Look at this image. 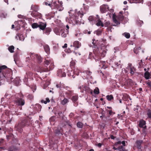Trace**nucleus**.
Wrapping results in <instances>:
<instances>
[{
    "label": "nucleus",
    "mask_w": 151,
    "mask_h": 151,
    "mask_svg": "<svg viewBox=\"0 0 151 151\" xmlns=\"http://www.w3.org/2000/svg\"><path fill=\"white\" fill-rule=\"evenodd\" d=\"M77 76H78L79 74V73L78 72L77 73H75L74 71L72 70H69L68 72V75L69 77H71L73 78H74L75 77V74Z\"/></svg>",
    "instance_id": "13"
},
{
    "label": "nucleus",
    "mask_w": 151,
    "mask_h": 151,
    "mask_svg": "<svg viewBox=\"0 0 151 151\" xmlns=\"http://www.w3.org/2000/svg\"><path fill=\"white\" fill-rule=\"evenodd\" d=\"M78 95L73 96L71 98V100L73 103L74 106H77L78 105Z\"/></svg>",
    "instance_id": "10"
},
{
    "label": "nucleus",
    "mask_w": 151,
    "mask_h": 151,
    "mask_svg": "<svg viewBox=\"0 0 151 151\" xmlns=\"http://www.w3.org/2000/svg\"><path fill=\"white\" fill-rule=\"evenodd\" d=\"M95 24L98 26H101V27H103L104 26V24H103V22L100 19L99 17V18L98 19V20Z\"/></svg>",
    "instance_id": "21"
},
{
    "label": "nucleus",
    "mask_w": 151,
    "mask_h": 151,
    "mask_svg": "<svg viewBox=\"0 0 151 151\" xmlns=\"http://www.w3.org/2000/svg\"><path fill=\"white\" fill-rule=\"evenodd\" d=\"M121 143L123 145V146H125L126 144H125V141H123L121 142Z\"/></svg>",
    "instance_id": "62"
},
{
    "label": "nucleus",
    "mask_w": 151,
    "mask_h": 151,
    "mask_svg": "<svg viewBox=\"0 0 151 151\" xmlns=\"http://www.w3.org/2000/svg\"><path fill=\"white\" fill-rule=\"evenodd\" d=\"M130 73L132 75H133L134 73V71H135V68L134 67H131L130 68Z\"/></svg>",
    "instance_id": "42"
},
{
    "label": "nucleus",
    "mask_w": 151,
    "mask_h": 151,
    "mask_svg": "<svg viewBox=\"0 0 151 151\" xmlns=\"http://www.w3.org/2000/svg\"><path fill=\"white\" fill-rule=\"evenodd\" d=\"M44 30V31H43L44 33H45L47 35H49L51 31V29L50 27H46Z\"/></svg>",
    "instance_id": "26"
},
{
    "label": "nucleus",
    "mask_w": 151,
    "mask_h": 151,
    "mask_svg": "<svg viewBox=\"0 0 151 151\" xmlns=\"http://www.w3.org/2000/svg\"><path fill=\"white\" fill-rule=\"evenodd\" d=\"M111 26V25H110V23L109 21L106 22L104 24V26L106 27H109Z\"/></svg>",
    "instance_id": "46"
},
{
    "label": "nucleus",
    "mask_w": 151,
    "mask_h": 151,
    "mask_svg": "<svg viewBox=\"0 0 151 151\" xmlns=\"http://www.w3.org/2000/svg\"><path fill=\"white\" fill-rule=\"evenodd\" d=\"M108 8V5L103 4L100 7V10L101 13H104L106 12Z\"/></svg>",
    "instance_id": "14"
},
{
    "label": "nucleus",
    "mask_w": 151,
    "mask_h": 151,
    "mask_svg": "<svg viewBox=\"0 0 151 151\" xmlns=\"http://www.w3.org/2000/svg\"><path fill=\"white\" fill-rule=\"evenodd\" d=\"M119 151H125V149L122 146H119Z\"/></svg>",
    "instance_id": "47"
},
{
    "label": "nucleus",
    "mask_w": 151,
    "mask_h": 151,
    "mask_svg": "<svg viewBox=\"0 0 151 151\" xmlns=\"http://www.w3.org/2000/svg\"><path fill=\"white\" fill-rule=\"evenodd\" d=\"M31 15L33 17H39L40 18L42 17L41 14L37 12H31Z\"/></svg>",
    "instance_id": "17"
},
{
    "label": "nucleus",
    "mask_w": 151,
    "mask_h": 151,
    "mask_svg": "<svg viewBox=\"0 0 151 151\" xmlns=\"http://www.w3.org/2000/svg\"><path fill=\"white\" fill-rule=\"evenodd\" d=\"M35 106L36 107L37 109V111H40L41 110V108H42V106L40 104H36L35 105Z\"/></svg>",
    "instance_id": "40"
},
{
    "label": "nucleus",
    "mask_w": 151,
    "mask_h": 151,
    "mask_svg": "<svg viewBox=\"0 0 151 151\" xmlns=\"http://www.w3.org/2000/svg\"><path fill=\"white\" fill-rule=\"evenodd\" d=\"M4 142V140L3 139H0V144H2Z\"/></svg>",
    "instance_id": "60"
},
{
    "label": "nucleus",
    "mask_w": 151,
    "mask_h": 151,
    "mask_svg": "<svg viewBox=\"0 0 151 151\" xmlns=\"http://www.w3.org/2000/svg\"><path fill=\"white\" fill-rule=\"evenodd\" d=\"M50 100L48 98H47L45 99V100H44L43 99L41 100V103H44L45 104H46L47 103H49L50 102Z\"/></svg>",
    "instance_id": "32"
},
{
    "label": "nucleus",
    "mask_w": 151,
    "mask_h": 151,
    "mask_svg": "<svg viewBox=\"0 0 151 151\" xmlns=\"http://www.w3.org/2000/svg\"><path fill=\"white\" fill-rule=\"evenodd\" d=\"M19 150L18 147L14 146L9 147L8 148V151H16Z\"/></svg>",
    "instance_id": "24"
},
{
    "label": "nucleus",
    "mask_w": 151,
    "mask_h": 151,
    "mask_svg": "<svg viewBox=\"0 0 151 151\" xmlns=\"http://www.w3.org/2000/svg\"><path fill=\"white\" fill-rule=\"evenodd\" d=\"M120 63V61H119V63L117 62H115V65L117 66V67H118L121 68V65Z\"/></svg>",
    "instance_id": "50"
},
{
    "label": "nucleus",
    "mask_w": 151,
    "mask_h": 151,
    "mask_svg": "<svg viewBox=\"0 0 151 151\" xmlns=\"http://www.w3.org/2000/svg\"><path fill=\"white\" fill-rule=\"evenodd\" d=\"M30 56L32 59H34L39 63H41L42 62V59L40 55L34 53H32Z\"/></svg>",
    "instance_id": "6"
},
{
    "label": "nucleus",
    "mask_w": 151,
    "mask_h": 151,
    "mask_svg": "<svg viewBox=\"0 0 151 151\" xmlns=\"http://www.w3.org/2000/svg\"><path fill=\"white\" fill-rule=\"evenodd\" d=\"M47 26V23L40 22H39V27L40 29L44 30Z\"/></svg>",
    "instance_id": "12"
},
{
    "label": "nucleus",
    "mask_w": 151,
    "mask_h": 151,
    "mask_svg": "<svg viewBox=\"0 0 151 151\" xmlns=\"http://www.w3.org/2000/svg\"><path fill=\"white\" fill-rule=\"evenodd\" d=\"M145 121L143 119H142L140 120L139 122V126L140 127L143 128L145 129L146 128V126H145Z\"/></svg>",
    "instance_id": "18"
},
{
    "label": "nucleus",
    "mask_w": 151,
    "mask_h": 151,
    "mask_svg": "<svg viewBox=\"0 0 151 151\" xmlns=\"http://www.w3.org/2000/svg\"><path fill=\"white\" fill-rule=\"evenodd\" d=\"M81 46V43L78 41H75L73 44V45H71L70 47H75L76 48H78Z\"/></svg>",
    "instance_id": "16"
},
{
    "label": "nucleus",
    "mask_w": 151,
    "mask_h": 151,
    "mask_svg": "<svg viewBox=\"0 0 151 151\" xmlns=\"http://www.w3.org/2000/svg\"><path fill=\"white\" fill-rule=\"evenodd\" d=\"M69 32V30L68 29H64L61 30V36L65 38L67 36V34H68Z\"/></svg>",
    "instance_id": "15"
},
{
    "label": "nucleus",
    "mask_w": 151,
    "mask_h": 151,
    "mask_svg": "<svg viewBox=\"0 0 151 151\" xmlns=\"http://www.w3.org/2000/svg\"><path fill=\"white\" fill-rule=\"evenodd\" d=\"M39 6L36 5H32L31 7V9L33 11V12H37L39 10Z\"/></svg>",
    "instance_id": "22"
},
{
    "label": "nucleus",
    "mask_w": 151,
    "mask_h": 151,
    "mask_svg": "<svg viewBox=\"0 0 151 151\" xmlns=\"http://www.w3.org/2000/svg\"><path fill=\"white\" fill-rule=\"evenodd\" d=\"M6 138L8 140L11 139H12V143L14 144H16L18 142V140L17 138L14 137V135L12 134H10L9 135H6Z\"/></svg>",
    "instance_id": "11"
},
{
    "label": "nucleus",
    "mask_w": 151,
    "mask_h": 151,
    "mask_svg": "<svg viewBox=\"0 0 151 151\" xmlns=\"http://www.w3.org/2000/svg\"><path fill=\"white\" fill-rule=\"evenodd\" d=\"M143 142V141L141 140H137L135 142L133 147V149H135V148L138 149H141L142 147V144Z\"/></svg>",
    "instance_id": "7"
},
{
    "label": "nucleus",
    "mask_w": 151,
    "mask_h": 151,
    "mask_svg": "<svg viewBox=\"0 0 151 151\" xmlns=\"http://www.w3.org/2000/svg\"><path fill=\"white\" fill-rule=\"evenodd\" d=\"M139 106L137 105L136 107H134V111L137 110L138 109V108H139Z\"/></svg>",
    "instance_id": "58"
},
{
    "label": "nucleus",
    "mask_w": 151,
    "mask_h": 151,
    "mask_svg": "<svg viewBox=\"0 0 151 151\" xmlns=\"http://www.w3.org/2000/svg\"><path fill=\"white\" fill-rule=\"evenodd\" d=\"M118 19L120 21H122L124 19V17L122 15H119L118 16Z\"/></svg>",
    "instance_id": "51"
},
{
    "label": "nucleus",
    "mask_w": 151,
    "mask_h": 151,
    "mask_svg": "<svg viewBox=\"0 0 151 151\" xmlns=\"http://www.w3.org/2000/svg\"><path fill=\"white\" fill-rule=\"evenodd\" d=\"M44 62L45 65H48L49 64H50V65L48 67L46 66L41 67L40 69L42 72H46L52 70L54 68L53 62L52 60L45 59Z\"/></svg>",
    "instance_id": "5"
},
{
    "label": "nucleus",
    "mask_w": 151,
    "mask_h": 151,
    "mask_svg": "<svg viewBox=\"0 0 151 151\" xmlns=\"http://www.w3.org/2000/svg\"><path fill=\"white\" fill-rule=\"evenodd\" d=\"M106 98L108 101H111L114 99L113 96L112 95H108L106 96Z\"/></svg>",
    "instance_id": "37"
},
{
    "label": "nucleus",
    "mask_w": 151,
    "mask_h": 151,
    "mask_svg": "<svg viewBox=\"0 0 151 151\" xmlns=\"http://www.w3.org/2000/svg\"><path fill=\"white\" fill-rule=\"evenodd\" d=\"M123 35L127 39L129 38L130 37V34L129 33L125 32L123 34Z\"/></svg>",
    "instance_id": "41"
},
{
    "label": "nucleus",
    "mask_w": 151,
    "mask_h": 151,
    "mask_svg": "<svg viewBox=\"0 0 151 151\" xmlns=\"http://www.w3.org/2000/svg\"><path fill=\"white\" fill-rule=\"evenodd\" d=\"M86 73L89 76L90 75H91V72L89 70L86 71Z\"/></svg>",
    "instance_id": "57"
},
{
    "label": "nucleus",
    "mask_w": 151,
    "mask_h": 151,
    "mask_svg": "<svg viewBox=\"0 0 151 151\" xmlns=\"http://www.w3.org/2000/svg\"><path fill=\"white\" fill-rule=\"evenodd\" d=\"M110 138L112 139H114L115 138V137L113 135H111L110 136Z\"/></svg>",
    "instance_id": "61"
},
{
    "label": "nucleus",
    "mask_w": 151,
    "mask_h": 151,
    "mask_svg": "<svg viewBox=\"0 0 151 151\" xmlns=\"http://www.w3.org/2000/svg\"><path fill=\"white\" fill-rule=\"evenodd\" d=\"M91 31H88L87 30H85L83 31V32L85 34H88L89 35L91 33Z\"/></svg>",
    "instance_id": "45"
},
{
    "label": "nucleus",
    "mask_w": 151,
    "mask_h": 151,
    "mask_svg": "<svg viewBox=\"0 0 151 151\" xmlns=\"http://www.w3.org/2000/svg\"><path fill=\"white\" fill-rule=\"evenodd\" d=\"M147 84L148 85V86L150 87L151 88V83L150 82H147Z\"/></svg>",
    "instance_id": "59"
},
{
    "label": "nucleus",
    "mask_w": 151,
    "mask_h": 151,
    "mask_svg": "<svg viewBox=\"0 0 151 151\" xmlns=\"http://www.w3.org/2000/svg\"><path fill=\"white\" fill-rule=\"evenodd\" d=\"M62 30H60L58 28H55L54 29V31L55 33L58 35H60Z\"/></svg>",
    "instance_id": "28"
},
{
    "label": "nucleus",
    "mask_w": 151,
    "mask_h": 151,
    "mask_svg": "<svg viewBox=\"0 0 151 151\" xmlns=\"http://www.w3.org/2000/svg\"><path fill=\"white\" fill-rule=\"evenodd\" d=\"M52 6L53 8V6L54 8H56L58 9L59 5L57 4L56 1H55L53 2L52 4Z\"/></svg>",
    "instance_id": "29"
},
{
    "label": "nucleus",
    "mask_w": 151,
    "mask_h": 151,
    "mask_svg": "<svg viewBox=\"0 0 151 151\" xmlns=\"http://www.w3.org/2000/svg\"><path fill=\"white\" fill-rule=\"evenodd\" d=\"M109 112V114L110 115H111L112 114V111L111 110H108Z\"/></svg>",
    "instance_id": "63"
},
{
    "label": "nucleus",
    "mask_w": 151,
    "mask_h": 151,
    "mask_svg": "<svg viewBox=\"0 0 151 151\" xmlns=\"http://www.w3.org/2000/svg\"><path fill=\"white\" fill-rule=\"evenodd\" d=\"M55 114L57 115V114H58V116H59V117H60L61 116H62L63 114L62 112L61 111H58L56 113H55Z\"/></svg>",
    "instance_id": "44"
},
{
    "label": "nucleus",
    "mask_w": 151,
    "mask_h": 151,
    "mask_svg": "<svg viewBox=\"0 0 151 151\" xmlns=\"http://www.w3.org/2000/svg\"><path fill=\"white\" fill-rule=\"evenodd\" d=\"M32 28L33 29L36 28L37 27H39V23H34L32 24Z\"/></svg>",
    "instance_id": "38"
},
{
    "label": "nucleus",
    "mask_w": 151,
    "mask_h": 151,
    "mask_svg": "<svg viewBox=\"0 0 151 151\" xmlns=\"http://www.w3.org/2000/svg\"><path fill=\"white\" fill-rule=\"evenodd\" d=\"M130 3H142L143 0H128Z\"/></svg>",
    "instance_id": "25"
},
{
    "label": "nucleus",
    "mask_w": 151,
    "mask_h": 151,
    "mask_svg": "<svg viewBox=\"0 0 151 151\" xmlns=\"http://www.w3.org/2000/svg\"><path fill=\"white\" fill-rule=\"evenodd\" d=\"M73 92L71 91H68L65 92V94L68 95L69 97L72 95Z\"/></svg>",
    "instance_id": "39"
},
{
    "label": "nucleus",
    "mask_w": 151,
    "mask_h": 151,
    "mask_svg": "<svg viewBox=\"0 0 151 151\" xmlns=\"http://www.w3.org/2000/svg\"><path fill=\"white\" fill-rule=\"evenodd\" d=\"M55 133L56 135L61 137L63 134V129L61 128L60 129H56L55 131Z\"/></svg>",
    "instance_id": "19"
},
{
    "label": "nucleus",
    "mask_w": 151,
    "mask_h": 151,
    "mask_svg": "<svg viewBox=\"0 0 151 151\" xmlns=\"http://www.w3.org/2000/svg\"><path fill=\"white\" fill-rule=\"evenodd\" d=\"M99 17V15H97L96 17L93 16H90L88 18V20L92 24H95L98 20V19Z\"/></svg>",
    "instance_id": "8"
},
{
    "label": "nucleus",
    "mask_w": 151,
    "mask_h": 151,
    "mask_svg": "<svg viewBox=\"0 0 151 151\" xmlns=\"http://www.w3.org/2000/svg\"><path fill=\"white\" fill-rule=\"evenodd\" d=\"M116 16L114 15H113V20L114 22L115 23V24L113 25V26H116L118 24H120L119 22L117 21L115 18Z\"/></svg>",
    "instance_id": "27"
},
{
    "label": "nucleus",
    "mask_w": 151,
    "mask_h": 151,
    "mask_svg": "<svg viewBox=\"0 0 151 151\" xmlns=\"http://www.w3.org/2000/svg\"><path fill=\"white\" fill-rule=\"evenodd\" d=\"M150 74L147 71H146L144 73V77L146 79H148L150 78Z\"/></svg>",
    "instance_id": "30"
},
{
    "label": "nucleus",
    "mask_w": 151,
    "mask_h": 151,
    "mask_svg": "<svg viewBox=\"0 0 151 151\" xmlns=\"http://www.w3.org/2000/svg\"><path fill=\"white\" fill-rule=\"evenodd\" d=\"M147 115H148V117L151 119V111L149 110L147 112Z\"/></svg>",
    "instance_id": "48"
},
{
    "label": "nucleus",
    "mask_w": 151,
    "mask_h": 151,
    "mask_svg": "<svg viewBox=\"0 0 151 151\" xmlns=\"http://www.w3.org/2000/svg\"><path fill=\"white\" fill-rule=\"evenodd\" d=\"M139 64L140 67H141L142 66L143 64L142 60H141L140 62L139 63Z\"/></svg>",
    "instance_id": "55"
},
{
    "label": "nucleus",
    "mask_w": 151,
    "mask_h": 151,
    "mask_svg": "<svg viewBox=\"0 0 151 151\" xmlns=\"http://www.w3.org/2000/svg\"><path fill=\"white\" fill-rule=\"evenodd\" d=\"M12 71L11 69L7 68L5 65L0 66V76L5 78L8 82H10L12 81Z\"/></svg>",
    "instance_id": "3"
},
{
    "label": "nucleus",
    "mask_w": 151,
    "mask_h": 151,
    "mask_svg": "<svg viewBox=\"0 0 151 151\" xmlns=\"http://www.w3.org/2000/svg\"><path fill=\"white\" fill-rule=\"evenodd\" d=\"M14 47L13 45L9 46L8 48L9 51L11 53H13L14 52Z\"/></svg>",
    "instance_id": "34"
},
{
    "label": "nucleus",
    "mask_w": 151,
    "mask_h": 151,
    "mask_svg": "<svg viewBox=\"0 0 151 151\" xmlns=\"http://www.w3.org/2000/svg\"><path fill=\"white\" fill-rule=\"evenodd\" d=\"M83 9H81V11L76 12L75 14L70 18V20L73 24H77L78 22L81 19L84 14L88 11L89 6L84 4H83Z\"/></svg>",
    "instance_id": "2"
},
{
    "label": "nucleus",
    "mask_w": 151,
    "mask_h": 151,
    "mask_svg": "<svg viewBox=\"0 0 151 151\" xmlns=\"http://www.w3.org/2000/svg\"><path fill=\"white\" fill-rule=\"evenodd\" d=\"M31 124L29 119L28 118H24L21 121H19L15 125L16 130L20 133H22L23 131V128L25 127L29 126Z\"/></svg>",
    "instance_id": "4"
},
{
    "label": "nucleus",
    "mask_w": 151,
    "mask_h": 151,
    "mask_svg": "<svg viewBox=\"0 0 151 151\" xmlns=\"http://www.w3.org/2000/svg\"><path fill=\"white\" fill-rule=\"evenodd\" d=\"M102 31L101 30L98 29L96 31V34L97 35H101V34L102 33Z\"/></svg>",
    "instance_id": "49"
},
{
    "label": "nucleus",
    "mask_w": 151,
    "mask_h": 151,
    "mask_svg": "<svg viewBox=\"0 0 151 151\" xmlns=\"http://www.w3.org/2000/svg\"><path fill=\"white\" fill-rule=\"evenodd\" d=\"M75 63L73 61H71L70 63V65L71 67H74L75 65Z\"/></svg>",
    "instance_id": "52"
},
{
    "label": "nucleus",
    "mask_w": 151,
    "mask_h": 151,
    "mask_svg": "<svg viewBox=\"0 0 151 151\" xmlns=\"http://www.w3.org/2000/svg\"><path fill=\"white\" fill-rule=\"evenodd\" d=\"M77 126L78 128H82L83 126V123L80 122H78L77 123Z\"/></svg>",
    "instance_id": "35"
},
{
    "label": "nucleus",
    "mask_w": 151,
    "mask_h": 151,
    "mask_svg": "<svg viewBox=\"0 0 151 151\" xmlns=\"http://www.w3.org/2000/svg\"><path fill=\"white\" fill-rule=\"evenodd\" d=\"M68 102V100L67 99L64 98V99L61 101V103L63 105H64Z\"/></svg>",
    "instance_id": "33"
},
{
    "label": "nucleus",
    "mask_w": 151,
    "mask_h": 151,
    "mask_svg": "<svg viewBox=\"0 0 151 151\" xmlns=\"http://www.w3.org/2000/svg\"><path fill=\"white\" fill-rule=\"evenodd\" d=\"M134 53L136 54H138L139 51L138 50H137V48H135L134 49Z\"/></svg>",
    "instance_id": "53"
},
{
    "label": "nucleus",
    "mask_w": 151,
    "mask_h": 151,
    "mask_svg": "<svg viewBox=\"0 0 151 151\" xmlns=\"http://www.w3.org/2000/svg\"><path fill=\"white\" fill-rule=\"evenodd\" d=\"M93 92L95 94H99V88L97 87H96L94 90Z\"/></svg>",
    "instance_id": "36"
},
{
    "label": "nucleus",
    "mask_w": 151,
    "mask_h": 151,
    "mask_svg": "<svg viewBox=\"0 0 151 151\" xmlns=\"http://www.w3.org/2000/svg\"><path fill=\"white\" fill-rule=\"evenodd\" d=\"M93 52V54L91 52L89 53V58L91 59L93 58L96 62L100 61V63L102 64L103 67L105 64V61H100V60L105 56L106 51L101 48L96 47L94 49Z\"/></svg>",
    "instance_id": "1"
},
{
    "label": "nucleus",
    "mask_w": 151,
    "mask_h": 151,
    "mask_svg": "<svg viewBox=\"0 0 151 151\" xmlns=\"http://www.w3.org/2000/svg\"><path fill=\"white\" fill-rule=\"evenodd\" d=\"M45 4L46 5H48L50 6V7H51L52 9V5L50 4H48L47 2H44Z\"/></svg>",
    "instance_id": "56"
},
{
    "label": "nucleus",
    "mask_w": 151,
    "mask_h": 151,
    "mask_svg": "<svg viewBox=\"0 0 151 151\" xmlns=\"http://www.w3.org/2000/svg\"><path fill=\"white\" fill-rule=\"evenodd\" d=\"M67 47V44L66 43L64 44L63 46V48H65Z\"/></svg>",
    "instance_id": "64"
},
{
    "label": "nucleus",
    "mask_w": 151,
    "mask_h": 151,
    "mask_svg": "<svg viewBox=\"0 0 151 151\" xmlns=\"http://www.w3.org/2000/svg\"><path fill=\"white\" fill-rule=\"evenodd\" d=\"M44 48L45 51L47 54H49L50 53V48L48 45H44Z\"/></svg>",
    "instance_id": "23"
},
{
    "label": "nucleus",
    "mask_w": 151,
    "mask_h": 151,
    "mask_svg": "<svg viewBox=\"0 0 151 151\" xmlns=\"http://www.w3.org/2000/svg\"><path fill=\"white\" fill-rule=\"evenodd\" d=\"M56 86L57 88H59L60 89L61 88V85L60 83L57 84Z\"/></svg>",
    "instance_id": "54"
},
{
    "label": "nucleus",
    "mask_w": 151,
    "mask_h": 151,
    "mask_svg": "<svg viewBox=\"0 0 151 151\" xmlns=\"http://www.w3.org/2000/svg\"><path fill=\"white\" fill-rule=\"evenodd\" d=\"M57 75L60 77H65L66 76V73L64 72H63L61 69H59L57 71Z\"/></svg>",
    "instance_id": "20"
},
{
    "label": "nucleus",
    "mask_w": 151,
    "mask_h": 151,
    "mask_svg": "<svg viewBox=\"0 0 151 151\" xmlns=\"http://www.w3.org/2000/svg\"><path fill=\"white\" fill-rule=\"evenodd\" d=\"M15 101L18 106H22L25 104L24 100L21 98L16 99Z\"/></svg>",
    "instance_id": "9"
},
{
    "label": "nucleus",
    "mask_w": 151,
    "mask_h": 151,
    "mask_svg": "<svg viewBox=\"0 0 151 151\" xmlns=\"http://www.w3.org/2000/svg\"><path fill=\"white\" fill-rule=\"evenodd\" d=\"M56 119V117L54 116L51 117L49 121L50 122H54Z\"/></svg>",
    "instance_id": "43"
},
{
    "label": "nucleus",
    "mask_w": 151,
    "mask_h": 151,
    "mask_svg": "<svg viewBox=\"0 0 151 151\" xmlns=\"http://www.w3.org/2000/svg\"><path fill=\"white\" fill-rule=\"evenodd\" d=\"M27 99L32 100L34 98V96L32 94H27Z\"/></svg>",
    "instance_id": "31"
}]
</instances>
